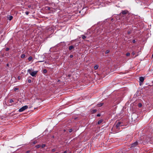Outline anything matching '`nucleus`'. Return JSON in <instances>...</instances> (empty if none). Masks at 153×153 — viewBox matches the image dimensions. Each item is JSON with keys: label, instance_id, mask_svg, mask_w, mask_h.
<instances>
[{"label": "nucleus", "instance_id": "f257e3e1", "mask_svg": "<svg viewBox=\"0 0 153 153\" xmlns=\"http://www.w3.org/2000/svg\"><path fill=\"white\" fill-rule=\"evenodd\" d=\"M122 15H124L123 17L127 15V17H129V14H128V11L127 10H122L121 12L120 13V15L122 16Z\"/></svg>", "mask_w": 153, "mask_h": 153}, {"label": "nucleus", "instance_id": "f03ea898", "mask_svg": "<svg viewBox=\"0 0 153 153\" xmlns=\"http://www.w3.org/2000/svg\"><path fill=\"white\" fill-rule=\"evenodd\" d=\"M31 71L30 69H28L27 70V72L29 73L32 76H35L36 74L38 72V71H34L30 72V71Z\"/></svg>", "mask_w": 153, "mask_h": 153}, {"label": "nucleus", "instance_id": "7ed1b4c3", "mask_svg": "<svg viewBox=\"0 0 153 153\" xmlns=\"http://www.w3.org/2000/svg\"><path fill=\"white\" fill-rule=\"evenodd\" d=\"M138 144V142L136 141L130 145V148L132 149L136 146Z\"/></svg>", "mask_w": 153, "mask_h": 153}, {"label": "nucleus", "instance_id": "20e7f679", "mask_svg": "<svg viewBox=\"0 0 153 153\" xmlns=\"http://www.w3.org/2000/svg\"><path fill=\"white\" fill-rule=\"evenodd\" d=\"M122 123L121 122H120L117 123L116 125L115 126L114 125L113 126V128H116L117 129H119V128L120 126H123L122 125H121Z\"/></svg>", "mask_w": 153, "mask_h": 153}, {"label": "nucleus", "instance_id": "39448f33", "mask_svg": "<svg viewBox=\"0 0 153 153\" xmlns=\"http://www.w3.org/2000/svg\"><path fill=\"white\" fill-rule=\"evenodd\" d=\"M28 108V106L27 105H25L24 106H23L20 109H19V112H21L23 111L27 108Z\"/></svg>", "mask_w": 153, "mask_h": 153}, {"label": "nucleus", "instance_id": "423d86ee", "mask_svg": "<svg viewBox=\"0 0 153 153\" xmlns=\"http://www.w3.org/2000/svg\"><path fill=\"white\" fill-rule=\"evenodd\" d=\"M144 78L143 77H140L139 80L140 82H143L144 81Z\"/></svg>", "mask_w": 153, "mask_h": 153}, {"label": "nucleus", "instance_id": "0eeeda50", "mask_svg": "<svg viewBox=\"0 0 153 153\" xmlns=\"http://www.w3.org/2000/svg\"><path fill=\"white\" fill-rule=\"evenodd\" d=\"M74 49V46H73V45H71V46H70L69 47V50H70V51H71L73 49Z\"/></svg>", "mask_w": 153, "mask_h": 153}, {"label": "nucleus", "instance_id": "6e6552de", "mask_svg": "<svg viewBox=\"0 0 153 153\" xmlns=\"http://www.w3.org/2000/svg\"><path fill=\"white\" fill-rule=\"evenodd\" d=\"M8 20L10 21H11L13 18V17L11 16H9L8 17Z\"/></svg>", "mask_w": 153, "mask_h": 153}, {"label": "nucleus", "instance_id": "1a4fd4ad", "mask_svg": "<svg viewBox=\"0 0 153 153\" xmlns=\"http://www.w3.org/2000/svg\"><path fill=\"white\" fill-rule=\"evenodd\" d=\"M103 103H100L98 104L97 105V106L98 107H100L102 106L103 105Z\"/></svg>", "mask_w": 153, "mask_h": 153}, {"label": "nucleus", "instance_id": "9d476101", "mask_svg": "<svg viewBox=\"0 0 153 153\" xmlns=\"http://www.w3.org/2000/svg\"><path fill=\"white\" fill-rule=\"evenodd\" d=\"M103 120L102 119L99 120L98 122V124H100L102 122Z\"/></svg>", "mask_w": 153, "mask_h": 153}, {"label": "nucleus", "instance_id": "9b49d317", "mask_svg": "<svg viewBox=\"0 0 153 153\" xmlns=\"http://www.w3.org/2000/svg\"><path fill=\"white\" fill-rule=\"evenodd\" d=\"M98 67H99V66H98V65H96L94 66V68L95 70H97L98 68Z\"/></svg>", "mask_w": 153, "mask_h": 153}, {"label": "nucleus", "instance_id": "f8f14e48", "mask_svg": "<svg viewBox=\"0 0 153 153\" xmlns=\"http://www.w3.org/2000/svg\"><path fill=\"white\" fill-rule=\"evenodd\" d=\"M81 36H82V38L83 39H85L86 38V36L84 35H82Z\"/></svg>", "mask_w": 153, "mask_h": 153}, {"label": "nucleus", "instance_id": "ddd939ff", "mask_svg": "<svg viewBox=\"0 0 153 153\" xmlns=\"http://www.w3.org/2000/svg\"><path fill=\"white\" fill-rule=\"evenodd\" d=\"M41 145H36V147L37 148H39V147H41Z\"/></svg>", "mask_w": 153, "mask_h": 153}, {"label": "nucleus", "instance_id": "4468645a", "mask_svg": "<svg viewBox=\"0 0 153 153\" xmlns=\"http://www.w3.org/2000/svg\"><path fill=\"white\" fill-rule=\"evenodd\" d=\"M97 111V110L96 109H94L92 110V112L93 113H95Z\"/></svg>", "mask_w": 153, "mask_h": 153}, {"label": "nucleus", "instance_id": "2eb2a0df", "mask_svg": "<svg viewBox=\"0 0 153 153\" xmlns=\"http://www.w3.org/2000/svg\"><path fill=\"white\" fill-rule=\"evenodd\" d=\"M130 53L129 52H128L126 54V56H130Z\"/></svg>", "mask_w": 153, "mask_h": 153}, {"label": "nucleus", "instance_id": "dca6fc26", "mask_svg": "<svg viewBox=\"0 0 153 153\" xmlns=\"http://www.w3.org/2000/svg\"><path fill=\"white\" fill-rule=\"evenodd\" d=\"M110 52V51L109 50H107L106 51H105V53L106 54H107V53H109V52Z\"/></svg>", "mask_w": 153, "mask_h": 153}, {"label": "nucleus", "instance_id": "f3484780", "mask_svg": "<svg viewBox=\"0 0 153 153\" xmlns=\"http://www.w3.org/2000/svg\"><path fill=\"white\" fill-rule=\"evenodd\" d=\"M43 72L44 73H46L47 72V71L46 69H45L43 70Z\"/></svg>", "mask_w": 153, "mask_h": 153}, {"label": "nucleus", "instance_id": "a211bd4d", "mask_svg": "<svg viewBox=\"0 0 153 153\" xmlns=\"http://www.w3.org/2000/svg\"><path fill=\"white\" fill-rule=\"evenodd\" d=\"M27 82L29 83H31V80L30 79H28Z\"/></svg>", "mask_w": 153, "mask_h": 153}, {"label": "nucleus", "instance_id": "6ab92c4d", "mask_svg": "<svg viewBox=\"0 0 153 153\" xmlns=\"http://www.w3.org/2000/svg\"><path fill=\"white\" fill-rule=\"evenodd\" d=\"M14 91H16L18 90H19V88H14Z\"/></svg>", "mask_w": 153, "mask_h": 153}, {"label": "nucleus", "instance_id": "aec40b11", "mask_svg": "<svg viewBox=\"0 0 153 153\" xmlns=\"http://www.w3.org/2000/svg\"><path fill=\"white\" fill-rule=\"evenodd\" d=\"M142 106V105L141 103H139L138 104V106L140 107H141Z\"/></svg>", "mask_w": 153, "mask_h": 153}, {"label": "nucleus", "instance_id": "412c9836", "mask_svg": "<svg viewBox=\"0 0 153 153\" xmlns=\"http://www.w3.org/2000/svg\"><path fill=\"white\" fill-rule=\"evenodd\" d=\"M25 54H23L21 55V57H25Z\"/></svg>", "mask_w": 153, "mask_h": 153}, {"label": "nucleus", "instance_id": "4be33fe9", "mask_svg": "<svg viewBox=\"0 0 153 153\" xmlns=\"http://www.w3.org/2000/svg\"><path fill=\"white\" fill-rule=\"evenodd\" d=\"M9 50H10V48H6V49H5V51H8Z\"/></svg>", "mask_w": 153, "mask_h": 153}, {"label": "nucleus", "instance_id": "5701e85b", "mask_svg": "<svg viewBox=\"0 0 153 153\" xmlns=\"http://www.w3.org/2000/svg\"><path fill=\"white\" fill-rule=\"evenodd\" d=\"M14 102V101L12 99H10V103H12Z\"/></svg>", "mask_w": 153, "mask_h": 153}, {"label": "nucleus", "instance_id": "b1692460", "mask_svg": "<svg viewBox=\"0 0 153 153\" xmlns=\"http://www.w3.org/2000/svg\"><path fill=\"white\" fill-rule=\"evenodd\" d=\"M45 144H43L42 145L41 147H42V148H43L45 147Z\"/></svg>", "mask_w": 153, "mask_h": 153}, {"label": "nucleus", "instance_id": "393cba45", "mask_svg": "<svg viewBox=\"0 0 153 153\" xmlns=\"http://www.w3.org/2000/svg\"><path fill=\"white\" fill-rule=\"evenodd\" d=\"M56 149H53L52 150V152H55V151H56Z\"/></svg>", "mask_w": 153, "mask_h": 153}, {"label": "nucleus", "instance_id": "a878e982", "mask_svg": "<svg viewBox=\"0 0 153 153\" xmlns=\"http://www.w3.org/2000/svg\"><path fill=\"white\" fill-rule=\"evenodd\" d=\"M73 131V130L72 129H70L69 130V132L71 133V132Z\"/></svg>", "mask_w": 153, "mask_h": 153}, {"label": "nucleus", "instance_id": "bb28decb", "mask_svg": "<svg viewBox=\"0 0 153 153\" xmlns=\"http://www.w3.org/2000/svg\"><path fill=\"white\" fill-rule=\"evenodd\" d=\"M25 13L27 15H28L29 13V12L28 11H26Z\"/></svg>", "mask_w": 153, "mask_h": 153}, {"label": "nucleus", "instance_id": "cd10ccee", "mask_svg": "<svg viewBox=\"0 0 153 153\" xmlns=\"http://www.w3.org/2000/svg\"><path fill=\"white\" fill-rule=\"evenodd\" d=\"M132 42L133 43H135L136 42L135 40V39H133L132 41Z\"/></svg>", "mask_w": 153, "mask_h": 153}, {"label": "nucleus", "instance_id": "c85d7f7f", "mask_svg": "<svg viewBox=\"0 0 153 153\" xmlns=\"http://www.w3.org/2000/svg\"><path fill=\"white\" fill-rule=\"evenodd\" d=\"M135 53L134 51H133L132 53V54L133 55H134L135 54Z\"/></svg>", "mask_w": 153, "mask_h": 153}, {"label": "nucleus", "instance_id": "c756f323", "mask_svg": "<svg viewBox=\"0 0 153 153\" xmlns=\"http://www.w3.org/2000/svg\"><path fill=\"white\" fill-rule=\"evenodd\" d=\"M97 117H100V114H97Z\"/></svg>", "mask_w": 153, "mask_h": 153}, {"label": "nucleus", "instance_id": "7c9ffc66", "mask_svg": "<svg viewBox=\"0 0 153 153\" xmlns=\"http://www.w3.org/2000/svg\"><path fill=\"white\" fill-rule=\"evenodd\" d=\"M32 58H28V60L30 61H31Z\"/></svg>", "mask_w": 153, "mask_h": 153}, {"label": "nucleus", "instance_id": "2f4dec72", "mask_svg": "<svg viewBox=\"0 0 153 153\" xmlns=\"http://www.w3.org/2000/svg\"><path fill=\"white\" fill-rule=\"evenodd\" d=\"M130 33H131V32H130V31H128V34H130Z\"/></svg>", "mask_w": 153, "mask_h": 153}, {"label": "nucleus", "instance_id": "473e14b6", "mask_svg": "<svg viewBox=\"0 0 153 153\" xmlns=\"http://www.w3.org/2000/svg\"><path fill=\"white\" fill-rule=\"evenodd\" d=\"M73 57V55H71L70 56V57Z\"/></svg>", "mask_w": 153, "mask_h": 153}, {"label": "nucleus", "instance_id": "72a5a7b5", "mask_svg": "<svg viewBox=\"0 0 153 153\" xmlns=\"http://www.w3.org/2000/svg\"><path fill=\"white\" fill-rule=\"evenodd\" d=\"M18 79H20V77L19 76L18 77Z\"/></svg>", "mask_w": 153, "mask_h": 153}, {"label": "nucleus", "instance_id": "f704fd0d", "mask_svg": "<svg viewBox=\"0 0 153 153\" xmlns=\"http://www.w3.org/2000/svg\"><path fill=\"white\" fill-rule=\"evenodd\" d=\"M48 10H50V8L49 7H48Z\"/></svg>", "mask_w": 153, "mask_h": 153}, {"label": "nucleus", "instance_id": "c9c22d12", "mask_svg": "<svg viewBox=\"0 0 153 153\" xmlns=\"http://www.w3.org/2000/svg\"><path fill=\"white\" fill-rule=\"evenodd\" d=\"M30 151H27L26 152V153H29V152Z\"/></svg>", "mask_w": 153, "mask_h": 153}, {"label": "nucleus", "instance_id": "e433bc0d", "mask_svg": "<svg viewBox=\"0 0 153 153\" xmlns=\"http://www.w3.org/2000/svg\"><path fill=\"white\" fill-rule=\"evenodd\" d=\"M7 66H9V64H7Z\"/></svg>", "mask_w": 153, "mask_h": 153}, {"label": "nucleus", "instance_id": "4c0bfd02", "mask_svg": "<svg viewBox=\"0 0 153 153\" xmlns=\"http://www.w3.org/2000/svg\"><path fill=\"white\" fill-rule=\"evenodd\" d=\"M63 153H66V151H65V152H64Z\"/></svg>", "mask_w": 153, "mask_h": 153}, {"label": "nucleus", "instance_id": "58836bf2", "mask_svg": "<svg viewBox=\"0 0 153 153\" xmlns=\"http://www.w3.org/2000/svg\"><path fill=\"white\" fill-rule=\"evenodd\" d=\"M152 57H153V53L152 54Z\"/></svg>", "mask_w": 153, "mask_h": 153}, {"label": "nucleus", "instance_id": "ea45409f", "mask_svg": "<svg viewBox=\"0 0 153 153\" xmlns=\"http://www.w3.org/2000/svg\"><path fill=\"white\" fill-rule=\"evenodd\" d=\"M43 61H39V62H42Z\"/></svg>", "mask_w": 153, "mask_h": 153}, {"label": "nucleus", "instance_id": "a19ab883", "mask_svg": "<svg viewBox=\"0 0 153 153\" xmlns=\"http://www.w3.org/2000/svg\"><path fill=\"white\" fill-rule=\"evenodd\" d=\"M36 143V142H34V144H35V143Z\"/></svg>", "mask_w": 153, "mask_h": 153}, {"label": "nucleus", "instance_id": "79ce46f5", "mask_svg": "<svg viewBox=\"0 0 153 153\" xmlns=\"http://www.w3.org/2000/svg\"><path fill=\"white\" fill-rule=\"evenodd\" d=\"M29 57L30 58V57H32L31 56H30Z\"/></svg>", "mask_w": 153, "mask_h": 153}, {"label": "nucleus", "instance_id": "37998d69", "mask_svg": "<svg viewBox=\"0 0 153 153\" xmlns=\"http://www.w3.org/2000/svg\"><path fill=\"white\" fill-rule=\"evenodd\" d=\"M58 153V152H56V153Z\"/></svg>", "mask_w": 153, "mask_h": 153}]
</instances>
